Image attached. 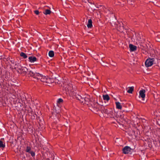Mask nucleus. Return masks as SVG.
<instances>
[{
    "label": "nucleus",
    "mask_w": 160,
    "mask_h": 160,
    "mask_svg": "<svg viewBox=\"0 0 160 160\" xmlns=\"http://www.w3.org/2000/svg\"><path fill=\"white\" fill-rule=\"evenodd\" d=\"M154 58L147 59L145 62V65L146 67H148L152 66L154 62Z\"/></svg>",
    "instance_id": "1"
},
{
    "label": "nucleus",
    "mask_w": 160,
    "mask_h": 160,
    "mask_svg": "<svg viewBox=\"0 0 160 160\" xmlns=\"http://www.w3.org/2000/svg\"><path fill=\"white\" fill-rule=\"evenodd\" d=\"M102 111L103 112L107 114L109 116H113V111L112 109L111 108H109L108 109L105 108H104L102 109Z\"/></svg>",
    "instance_id": "2"
},
{
    "label": "nucleus",
    "mask_w": 160,
    "mask_h": 160,
    "mask_svg": "<svg viewBox=\"0 0 160 160\" xmlns=\"http://www.w3.org/2000/svg\"><path fill=\"white\" fill-rule=\"evenodd\" d=\"M131 148L128 146H125L122 150V152L124 154H127L131 152Z\"/></svg>",
    "instance_id": "3"
},
{
    "label": "nucleus",
    "mask_w": 160,
    "mask_h": 160,
    "mask_svg": "<svg viewBox=\"0 0 160 160\" xmlns=\"http://www.w3.org/2000/svg\"><path fill=\"white\" fill-rule=\"evenodd\" d=\"M19 70L20 71L21 73L23 74H26V73L28 71V69L25 67L21 66Z\"/></svg>",
    "instance_id": "4"
},
{
    "label": "nucleus",
    "mask_w": 160,
    "mask_h": 160,
    "mask_svg": "<svg viewBox=\"0 0 160 160\" xmlns=\"http://www.w3.org/2000/svg\"><path fill=\"white\" fill-rule=\"evenodd\" d=\"M118 21H117L115 17H114V18L112 19L111 22V23L112 26L115 27L116 26V25L118 26Z\"/></svg>",
    "instance_id": "5"
},
{
    "label": "nucleus",
    "mask_w": 160,
    "mask_h": 160,
    "mask_svg": "<svg viewBox=\"0 0 160 160\" xmlns=\"http://www.w3.org/2000/svg\"><path fill=\"white\" fill-rule=\"evenodd\" d=\"M145 90L143 89L142 90H140L139 93V97H141L143 100V99L144 98L145 96Z\"/></svg>",
    "instance_id": "6"
},
{
    "label": "nucleus",
    "mask_w": 160,
    "mask_h": 160,
    "mask_svg": "<svg viewBox=\"0 0 160 160\" xmlns=\"http://www.w3.org/2000/svg\"><path fill=\"white\" fill-rule=\"evenodd\" d=\"M29 61L31 63H33L37 61V58L34 56H32L28 57Z\"/></svg>",
    "instance_id": "7"
},
{
    "label": "nucleus",
    "mask_w": 160,
    "mask_h": 160,
    "mask_svg": "<svg viewBox=\"0 0 160 160\" xmlns=\"http://www.w3.org/2000/svg\"><path fill=\"white\" fill-rule=\"evenodd\" d=\"M42 77V75L38 73L35 72L33 78H36L38 80H39L41 78V77Z\"/></svg>",
    "instance_id": "8"
},
{
    "label": "nucleus",
    "mask_w": 160,
    "mask_h": 160,
    "mask_svg": "<svg viewBox=\"0 0 160 160\" xmlns=\"http://www.w3.org/2000/svg\"><path fill=\"white\" fill-rule=\"evenodd\" d=\"M129 48L131 51H135L137 49L136 46L132 44H130L129 45Z\"/></svg>",
    "instance_id": "9"
},
{
    "label": "nucleus",
    "mask_w": 160,
    "mask_h": 160,
    "mask_svg": "<svg viewBox=\"0 0 160 160\" xmlns=\"http://www.w3.org/2000/svg\"><path fill=\"white\" fill-rule=\"evenodd\" d=\"M87 26L88 28H91L92 27V22L91 19L88 20Z\"/></svg>",
    "instance_id": "10"
},
{
    "label": "nucleus",
    "mask_w": 160,
    "mask_h": 160,
    "mask_svg": "<svg viewBox=\"0 0 160 160\" xmlns=\"http://www.w3.org/2000/svg\"><path fill=\"white\" fill-rule=\"evenodd\" d=\"M76 98L78 100L81 101L82 102H83V98L80 95L78 94L76 95Z\"/></svg>",
    "instance_id": "11"
},
{
    "label": "nucleus",
    "mask_w": 160,
    "mask_h": 160,
    "mask_svg": "<svg viewBox=\"0 0 160 160\" xmlns=\"http://www.w3.org/2000/svg\"><path fill=\"white\" fill-rule=\"evenodd\" d=\"M102 98L104 100L107 101H108L110 99L109 97L108 94L103 95L102 96Z\"/></svg>",
    "instance_id": "12"
},
{
    "label": "nucleus",
    "mask_w": 160,
    "mask_h": 160,
    "mask_svg": "<svg viewBox=\"0 0 160 160\" xmlns=\"http://www.w3.org/2000/svg\"><path fill=\"white\" fill-rule=\"evenodd\" d=\"M129 89L128 90L127 92L129 93H132L133 91L134 90V87H129Z\"/></svg>",
    "instance_id": "13"
},
{
    "label": "nucleus",
    "mask_w": 160,
    "mask_h": 160,
    "mask_svg": "<svg viewBox=\"0 0 160 160\" xmlns=\"http://www.w3.org/2000/svg\"><path fill=\"white\" fill-rule=\"evenodd\" d=\"M54 55V51L52 50L48 52V55L50 57H53Z\"/></svg>",
    "instance_id": "14"
},
{
    "label": "nucleus",
    "mask_w": 160,
    "mask_h": 160,
    "mask_svg": "<svg viewBox=\"0 0 160 160\" xmlns=\"http://www.w3.org/2000/svg\"><path fill=\"white\" fill-rule=\"evenodd\" d=\"M116 108L118 109H121L122 107L120 105V103L119 102H116Z\"/></svg>",
    "instance_id": "15"
},
{
    "label": "nucleus",
    "mask_w": 160,
    "mask_h": 160,
    "mask_svg": "<svg viewBox=\"0 0 160 160\" xmlns=\"http://www.w3.org/2000/svg\"><path fill=\"white\" fill-rule=\"evenodd\" d=\"M39 80H40L42 82H46L47 78L45 76H43L42 75V77H41V78Z\"/></svg>",
    "instance_id": "16"
},
{
    "label": "nucleus",
    "mask_w": 160,
    "mask_h": 160,
    "mask_svg": "<svg viewBox=\"0 0 160 160\" xmlns=\"http://www.w3.org/2000/svg\"><path fill=\"white\" fill-rule=\"evenodd\" d=\"M28 72H29V74L30 75V76L33 77L34 76L35 73V72H34L28 69Z\"/></svg>",
    "instance_id": "17"
},
{
    "label": "nucleus",
    "mask_w": 160,
    "mask_h": 160,
    "mask_svg": "<svg viewBox=\"0 0 160 160\" xmlns=\"http://www.w3.org/2000/svg\"><path fill=\"white\" fill-rule=\"evenodd\" d=\"M21 67V66L19 63H17L16 62H15L14 67L15 69H16V68H18L19 70Z\"/></svg>",
    "instance_id": "18"
},
{
    "label": "nucleus",
    "mask_w": 160,
    "mask_h": 160,
    "mask_svg": "<svg viewBox=\"0 0 160 160\" xmlns=\"http://www.w3.org/2000/svg\"><path fill=\"white\" fill-rule=\"evenodd\" d=\"M51 12L50 10L49 9H46L43 12V13L45 15H47L50 14Z\"/></svg>",
    "instance_id": "19"
},
{
    "label": "nucleus",
    "mask_w": 160,
    "mask_h": 160,
    "mask_svg": "<svg viewBox=\"0 0 160 160\" xmlns=\"http://www.w3.org/2000/svg\"><path fill=\"white\" fill-rule=\"evenodd\" d=\"M20 55L21 57H22L24 59L26 58H27V56L26 54L22 52L20 53Z\"/></svg>",
    "instance_id": "20"
},
{
    "label": "nucleus",
    "mask_w": 160,
    "mask_h": 160,
    "mask_svg": "<svg viewBox=\"0 0 160 160\" xmlns=\"http://www.w3.org/2000/svg\"><path fill=\"white\" fill-rule=\"evenodd\" d=\"M117 23L118 26L116 25L115 27H120L121 28H123V26H122V25H123V23L122 22H120L118 21V22Z\"/></svg>",
    "instance_id": "21"
},
{
    "label": "nucleus",
    "mask_w": 160,
    "mask_h": 160,
    "mask_svg": "<svg viewBox=\"0 0 160 160\" xmlns=\"http://www.w3.org/2000/svg\"><path fill=\"white\" fill-rule=\"evenodd\" d=\"M5 147V145L3 144V142L2 141L0 140V147L4 148Z\"/></svg>",
    "instance_id": "22"
},
{
    "label": "nucleus",
    "mask_w": 160,
    "mask_h": 160,
    "mask_svg": "<svg viewBox=\"0 0 160 160\" xmlns=\"http://www.w3.org/2000/svg\"><path fill=\"white\" fill-rule=\"evenodd\" d=\"M89 99L87 98H83V101H84V103H85V102H86H86H88L89 101Z\"/></svg>",
    "instance_id": "23"
},
{
    "label": "nucleus",
    "mask_w": 160,
    "mask_h": 160,
    "mask_svg": "<svg viewBox=\"0 0 160 160\" xmlns=\"http://www.w3.org/2000/svg\"><path fill=\"white\" fill-rule=\"evenodd\" d=\"M30 150H31V148L27 146V148L26 149V151L27 152H30Z\"/></svg>",
    "instance_id": "24"
},
{
    "label": "nucleus",
    "mask_w": 160,
    "mask_h": 160,
    "mask_svg": "<svg viewBox=\"0 0 160 160\" xmlns=\"http://www.w3.org/2000/svg\"><path fill=\"white\" fill-rule=\"evenodd\" d=\"M30 153L31 155L32 156V157H34L35 156V153L34 152H33V151H31V152H30Z\"/></svg>",
    "instance_id": "25"
},
{
    "label": "nucleus",
    "mask_w": 160,
    "mask_h": 160,
    "mask_svg": "<svg viewBox=\"0 0 160 160\" xmlns=\"http://www.w3.org/2000/svg\"><path fill=\"white\" fill-rule=\"evenodd\" d=\"M63 102V100L61 98H59L58 99V102L59 103H60L61 102Z\"/></svg>",
    "instance_id": "26"
},
{
    "label": "nucleus",
    "mask_w": 160,
    "mask_h": 160,
    "mask_svg": "<svg viewBox=\"0 0 160 160\" xmlns=\"http://www.w3.org/2000/svg\"><path fill=\"white\" fill-rule=\"evenodd\" d=\"M34 13L36 15H38L39 14V12L38 10H36L34 11Z\"/></svg>",
    "instance_id": "27"
},
{
    "label": "nucleus",
    "mask_w": 160,
    "mask_h": 160,
    "mask_svg": "<svg viewBox=\"0 0 160 160\" xmlns=\"http://www.w3.org/2000/svg\"><path fill=\"white\" fill-rule=\"evenodd\" d=\"M42 122V120H39V123H40V122L41 123ZM39 124L40 125L41 124L40 123H39Z\"/></svg>",
    "instance_id": "28"
},
{
    "label": "nucleus",
    "mask_w": 160,
    "mask_h": 160,
    "mask_svg": "<svg viewBox=\"0 0 160 160\" xmlns=\"http://www.w3.org/2000/svg\"><path fill=\"white\" fill-rule=\"evenodd\" d=\"M11 63H14V61L13 60H11Z\"/></svg>",
    "instance_id": "29"
},
{
    "label": "nucleus",
    "mask_w": 160,
    "mask_h": 160,
    "mask_svg": "<svg viewBox=\"0 0 160 160\" xmlns=\"http://www.w3.org/2000/svg\"><path fill=\"white\" fill-rule=\"evenodd\" d=\"M104 149H105V150H106V148H104Z\"/></svg>",
    "instance_id": "30"
}]
</instances>
